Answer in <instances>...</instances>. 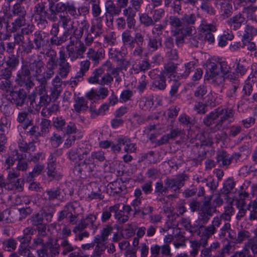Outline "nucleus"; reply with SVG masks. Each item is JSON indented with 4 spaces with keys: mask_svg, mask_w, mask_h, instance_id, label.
Returning <instances> with one entry per match:
<instances>
[{
    "mask_svg": "<svg viewBox=\"0 0 257 257\" xmlns=\"http://www.w3.org/2000/svg\"><path fill=\"white\" fill-rule=\"evenodd\" d=\"M207 73L209 76L214 78V81L218 84L224 80V76L227 74L230 68L227 63L219 58H211L206 63Z\"/></svg>",
    "mask_w": 257,
    "mask_h": 257,
    "instance_id": "obj_1",
    "label": "nucleus"
},
{
    "mask_svg": "<svg viewBox=\"0 0 257 257\" xmlns=\"http://www.w3.org/2000/svg\"><path fill=\"white\" fill-rule=\"evenodd\" d=\"M168 23L170 25L172 35L176 37V42L178 47H181L184 43V38L192 35L195 30L193 26L182 27V19L180 20L177 16L169 17Z\"/></svg>",
    "mask_w": 257,
    "mask_h": 257,
    "instance_id": "obj_2",
    "label": "nucleus"
},
{
    "mask_svg": "<svg viewBox=\"0 0 257 257\" xmlns=\"http://www.w3.org/2000/svg\"><path fill=\"white\" fill-rule=\"evenodd\" d=\"M83 208L78 202H68L58 213L57 220L60 222L66 219L70 224L76 225L78 216L83 213Z\"/></svg>",
    "mask_w": 257,
    "mask_h": 257,
    "instance_id": "obj_3",
    "label": "nucleus"
},
{
    "mask_svg": "<svg viewBox=\"0 0 257 257\" xmlns=\"http://www.w3.org/2000/svg\"><path fill=\"white\" fill-rule=\"evenodd\" d=\"M104 153L102 151H95L91 153L90 156H87L82 161L80 162L75 167V169L80 174L87 176L93 172L96 168L94 160L103 162L105 160Z\"/></svg>",
    "mask_w": 257,
    "mask_h": 257,
    "instance_id": "obj_4",
    "label": "nucleus"
},
{
    "mask_svg": "<svg viewBox=\"0 0 257 257\" xmlns=\"http://www.w3.org/2000/svg\"><path fill=\"white\" fill-rule=\"evenodd\" d=\"M92 150L91 144L85 142L79 144L77 148H73L67 153L68 159L73 162L79 160L77 164L86 158Z\"/></svg>",
    "mask_w": 257,
    "mask_h": 257,
    "instance_id": "obj_5",
    "label": "nucleus"
},
{
    "mask_svg": "<svg viewBox=\"0 0 257 257\" xmlns=\"http://www.w3.org/2000/svg\"><path fill=\"white\" fill-rule=\"evenodd\" d=\"M216 210L215 207L212 206L209 201H205L198 212V216L196 221L197 226L203 227V225L207 224Z\"/></svg>",
    "mask_w": 257,
    "mask_h": 257,
    "instance_id": "obj_6",
    "label": "nucleus"
},
{
    "mask_svg": "<svg viewBox=\"0 0 257 257\" xmlns=\"http://www.w3.org/2000/svg\"><path fill=\"white\" fill-rule=\"evenodd\" d=\"M97 216L94 214H89L85 217L82 218L73 229L74 233L83 231L85 228H89L95 230L97 227L96 223Z\"/></svg>",
    "mask_w": 257,
    "mask_h": 257,
    "instance_id": "obj_7",
    "label": "nucleus"
},
{
    "mask_svg": "<svg viewBox=\"0 0 257 257\" xmlns=\"http://www.w3.org/2000/svg\"><path fill=\"white\" fill-rule=\"evenodd\" d=\"M217 111L219 119L217 121L216 124L210 128L211 132L215 133L220 130L226 121H231L233 118V110L231 108L226 107L224 108H218Z\"/></svg>",
    "mask_w": 257,
    "mask_h": 257,
    "instance_id": "obj_8",
    "label": "nucleus"
},
{
    "mask_svg": "<svg viewBox=\"0 0 257 257\" xmlns=\"http://www.w3.org/2000/svg\"><path fill=\"white\" fill-rule=\"evenodd\" d=\"M39 96L38 101L36 100V95H31L29 97L30 107L37 111H39L42 106H47L52 99L47 94Z\"/></svg>",
    "mask_w": 257,
    "mask_h": 257,
    "instance_id": "obj_9",
    "label": "nucleus"
},
{
    "mask_svg": "<svg viewBox=\"0 0 257 257\" xmlns=\"http://www.w3.org/2000/svg\"><path fill=\"white\" fill-rule=\"evenodd\" d=\"M59 154H61V151L60 150H56L54 154H51L50 161L48 163L47 166V175L49 177H51L53 179H60L62 176L57 173L56 170V158L54 155L56 156L58 155Z\"/></svg>",
    "mask_w": 257,
    "mask_h": 257,
    "instance_id": "obj_10",
    "label": "nucleus"
},
{
    "mask_svg": "<svg viewBox=\"0 0 257 257\" xmlns=\"http://www.w3.org/2000/svg\"><path fill=\"white\" fill-rule=\"evenodd\" d=\"M27 97L26 91L23 89L19 91H13L10 94L9 99L17 107L22 106L25 103Z\"/></svg>",
    "mask_w": 257,
    "mask_h": 257,
    "instance_id": "obj_11",
    "label": "nucleus"
},
{
    "mask_svg": "<svg viewBox=\"0 0 257 257\" xmlns=\"http://www.w3.org/2000/svg\"><path fill=\"white\" fill-rule=\"evenodd\" d=\"M199 140L200 141V145L193 146L192 147V152L195 156H198V160H202L205 156V154L202 153V155L199 154V150L202 149L203 147H209L211 146L213 143L212 139L209 137L206 138L203 135H201L199 137Z\"/></svg>",
    "mask_w": 257,
    "mask_h": 257,
    "instance_id": "obj_12",
    "label": "nucleus"
},
{
    "mask_svg": "<svg viewBox=\"0 0 257 257\" xmlns=\"http://www.w3.org/2000/svg\"><path fill=\"white\" fill-rule=\"evenodd\" d=\"M45 237L37 235V236L34 238L33 243L32 244L31 247L34 249H36L39 246H41L42 248L37 250V253L39 257H45L46 254H47L48 249L46 248L45 244L46 241H45Z\"/></svg>",
    "mask_w": 257,
    "mask_h": 257,
    "instance_id": "obj_13",
    "label": "nucleus"
},
{
    "mask_svg": "<svg viewBox=\"0 0 257 257\" xmlns=\"http://www.w3.org/2000/svg\"><path fill=\"white\" fill-rule=\"evenodd\" d=\"M59 62V74L62 78L66 77L70 70V65L65 59V54L63 51H60V58Z\"/></svg>",
    "mask_w": 257,
    "mask_h": 257,
    "instance_id": "obj_14",
    "label": "nucleus"
},
{
    "mask_svg": "<svg viewBox=\"0 0 257 257\" xmlns=\"http://www.w3.org/2000/svg\"><path fill=\"white\" fill-rule=\"evenodd\" d=\"M116 142L119 145L124 147L123 150L127 154L135 153L137 151L136 144L132 143L131 139L127 137H119L117 139Z\"/></svg>",
    "mask_w": 257,
    "mask_h": 257,
    "instance_id": "obj_15",
    "label": "nucleus"
},
{
    "mask_svg": "<svg viewBox=\"0 0 257 257\" xmlns=\"http://www.w3.org/2000/svg\"><path fill=\"white\" fill-rule=\"evenodd\" d=\"M109 54L111 58L119 61V64H122L123 62H128L124 59L126 54V49H109Z\"/></svg>",
    "mask_w": 257,
    "mask_h": 257,
    "instance_id": "obj_16",
    "label": "nucleus"
},
{
    "mask_svg": "<svg viewBox=\"0 0 257 257\" xmlns=\"http://www.w3.org/2000/svg\"><path fill=\"white\" fill-rule=\"evenodd\" d=\"M53 239L49 238L46 241L45 244L46 248L48 249L47 254H46V257H54L59 253L60 246L58 244L53 245L52 243Z\"/></svg>",
    "mask_w": 257,
    "mask_h": 257,
    "instance_id": "obj_17",
    "label": "nucleus"
},
{
    "mask_svg": "<svg viewBox=\"0 0 257 257\" xmlns=\"http://www.w3.org/2000/svg\"><path fill=\"white\" fill-rule=\"evenodd\" d=\"M32 75L36 76L41 75L44 71V63L41 61H35L29 65Z\"/></svg>",
    "mask_w": 257,
    "mask_h": 257,
    "instance_id": "obj_18",
    "label": "nucleus"
},
{
    "mask_svg": "<svg viewBox=\"0 0 257 257\" xmlns=\"http://www.w3.org/2000/svg\"><path fill=\"white\" fill-rule=\"evenodd\" d=\"M178 67V64L172 62H168L164 64V69L161 72V74L163 75L169 77L172 76H175L174 75L176 72Z\"/></svg>",
    "mask_w": 257,
    "mask_h": 257,
    "instance_id": "obj_19",
    "label": "nucleus"
},
{
    "mask_svg": "<svg viewBox=\"0 0 257 257\" xmlns=\"http://www.w3.org/2000/svg\"><path fill=\"white\" fill-rule=\"evenodd\" d=\"M113 228L111 226L107 225L101 230V234L95 236L94 242L99 244H103L107 238L108 236L112 232Z\"/></svg>",
    "mask_w": 257,
    "mask_h": 257,
    "instance_id": "obj_20",
    "label": "nucleus"
},
{
    "mask_svg": "<svg viewBox=\"0 0 257 257\" xmlns=\"http://www.w3.org/2000/svg\"><path fill=\"white\" fill-rule=\"evenodd\" d=\"M128 62H123L122 64H119L115 68H113L111 71V74L115 79V81L119 83L121 81L119 74L122 70H126Z\"/></svg>",
    "mask_w": 257,
    "mask_h": 257,
    "instance_id": "obj_21",
    "label": "nucleus"
},
{
    "mask_svg": "<svg viewBox=\"0 0 257 257\" xmlns=\"http://www.w3.org/2000/svg\"><path fill=\"white\" fill-rule=\"evenodd\" d=\"M23 128L26 131L27 134L30 136L37 137L40 136V133L38 132V126L34 125L31 119H28L27 121L24 124Z\"/></svg>",
    "mask_w": 257,
    "mask_h": 257,
    "instance_id": "obj_22",
    "label": "nucleus"
},
{
    "mask_svg": "<svg viewBox=\"0 0 257 257\" xmlns=\"http://www.w3.org/2000/svg\"><path fill=\"white\" fill-rule=\"evenodd\" d=\"M60 22L62 23V27L65 30L66 32L72 33L73 29V22L68 16H60Z\"/></svg>",
    "mask_w": 257,
    "mask_h": 257,
    "instance_id": "obj_23",
    "label": "nucleus"
},
{
    "mask_svg": "<svg viewBox=\"0 0 257 257\" xmlns=\"http://www.w3.org/2000/svg\"><path fill=\"white\" fill-rule=\"evenodd\" d=\"M245 21V19L244 17L239 14L230 18L229 21V23L234 30H237L240 28L242 24L244 23Z\"/></svg>",
    "mask_w": 257,
    "mask_h": 257,
    "instance_id": "obj_24",
    "label": "nucleus"
},
{
    "mask_svg": "<svg viewBox=\"0 0 257 257\" xmlns=\"http://www.w3.org/2000/svg\"><path fill=\"white\" fill-rule=\"evenodd\" d=\"M74 107L77 112L86 111L88 108L87 102L84 97H78L75 100Z\"/></svg>",
    "mask_w": 257,
    "mask_h": 257,
    "instance_id": "obj_25",
    "label": "nucleus"
},
{
    "mask_svg": "<svg viewBox=\"0 0 257 257\" xmlns=\"http://www.w3.org/2000/svg\"><path fill=\"white\" fill-rule=\"evenodd\" d=\"M60 195V189L58 188L47 189L43 193L45 198L49 201L58 199Z\"/></svg>",
    "mask_w": 257,
    "mask_h": 257,
    "instance_id": "obj_26",
    "label": "nucleus"
},
{
    "mask_svg": "<svg viewBox=\"0 0 257 257\" xmlns=\"http://www.w3.org/2000/svg\"><path fill=\"white\" fill-rule=\"evenodd\" d=\"M123 187L124 186L122 182L119 179L108 184V188L111 190L110 193L113 195L120 193L122 191Z\"/></svg>",
    "mask_w": 257,
    "mask_h": 257,
    "instance_id": "obj_27",
    "label": "nucleus"
},
{
    "mask_svg": "<svg viewBox=\"0 0 257 257\" xmlns=\"http://www.w3.org/2000/svg\"><path fill=\"white\" fill-rule=\"evenodd\" d=\"M115 205L117 206V209L114 211V217L117 220L119 224H123L127 222L129 219V216L125 214L122 210H119L120 204L116 203Z\"/></svg>",
    "mask_w": 257,
    "mask_h": 257,
    "instance_id": "obj_28",
    "label": "nucleus"
},
{
    "mask_svg": "<svg viewBox=\"0 0 257 257\" xmlns=\"http://www.w3.org/2000/svg\"><path fill=\"white\" fill-rule=\"evenodd\" d=\"M18 147L20 150L24 153H30L35 150L36 147L33 142L27 143L24 140H20L18 142Z\"/></svg>",
    "mask_w": 257,
    "mask_h": 257,
    "instance_id": "obj_29",
    "label": "nucleus"
},
{
    "mask_svg": "<svg viewBox=\"0 0 257 257\" xmlns=\"http://www.w3.org/2000/svg\"><path fill=\"white\" fill-rule=\"evenodd\" d=\"M219 118L217 108L210 112L204 117L203 122L206 126H210L215 123V120Z\"/></svg>",
    "mask_w": 257,
    "mask_h": 257,
    "instance_id": "obj_30",
    "label": "nucleus"
},
{
    "mask_svg": "<svg viewBox=\"0 0 257 257\" xmlns=\"http://www.w3.org/2000/svg\"><path fill=\"white\" fill-rule=\"evenodd\" d=\"M49 9L51 13L53 14L62 13L67 10V4L60 2L55 4L51 3L50 4Z\"/></svg>",
    "mask_w": 257,
    "mask_h": 257,
    "instance_id": "obj_31",
    "label": "nucleus"
},
{
    "mask_svg": "<svg viewBox=\"0 0 257 257\" xmlns=\"http://www.w3.org/2000/svg\"><path fill=\"white\" fill-rule=\"evenodd\" d=\"M8 188L11 190H17L21 192L24 189L23 180L18 179L10 182H8Z\"/></svg>",
    "mask_w": 257,
    "mask_h": 257,
    "instance_id": "obj_32",
    "label": "nucleus"
},
{
    "mask_svg": "<svg viewBox=\"0 0 257 257\" xmlns=\"http://www.w3.org/2000/svg\"><path fill=\"white\" fill-rule=\"evenodd\" d=\"M251 236V233L248 230L245 229H240L238 231L236 240V243H241L243 241L249 240Z\"/></svg>",
    "mask_w": 257,
    "mask_h": 257,
    "instance_id": "obj_33",
    "label": "nucleus"
},
{
    "mask_svg": "<svg viewBox=\"0 0 257 257\" xmlns=\"http://www.w3.org/2000/svg\"><path fill=\"white\" fill-rule=\"evenodd\" d=\"M117 206L115 205L111 206L108 208H104L101 215V221L103 222H105L108 220L111 217V212H114L115 210L117 209Z\"/></svg>",
    "mask_w": 257,
    "mask_h": 257,
    "instance_id": "obj_34",
    "label": "nucleus"
},
{
    "mask_svg": "<svg viewBox=\"0 0 257 257\" xmlns=\"http://www.w3.org/2000/svg\"><path fill=\"white\" fill-rule=\"evenodd\" d=\"M234 211L235 210L232 207V203H229L224 207V212L220 215V217L225 220L230 221Z\"/></svg>",
    "mask_w": 257,
    "mask_h": 257,
    "instance_id": "obj_35",
    "label": "nucleus"
},
{
    "mask_svg": "<svg viewBox=\"0 0 257 257\" xmlns=\"http://www.w3.org/2000/svg\"><path fill=\"white\" fill-rule=\"evenodd\" d=\"M164 184L166 186L168 191L171 190L175 192H179L180 189V188L174 178H167L165 181Z\"/></svg>",
    "mask_w": 257,
    "mask_h": 257,
    "instance_id": "obj_36",
    "label": "nucleus"
},
{
    "mask_svg": "<svg viewBox=\"0 0 257 257\" xmlns=\"http://www.w3.org/2000/svg\"><path fill=\"white\" fill-rule=\"evenodd\" d=\"M247 209L249 211V220H257V202L254 201L249 203L247 206Z\"/></svg>",
    "mask_w": 257,
    "mask_h": 257,
    "instance_id": "obj_37",
    "label": "nucleus"
},
{
    "mask_svg": "<svg viewBox=\"0 0 257 257\" xmlns=\"http://www.w3.org/2000/svg\"><path fill=\"white\" fill-rule=\"evenodd\" d=\"M199 234L201 233L203 236H207L210 237L216 231V230L214 229L211 225L205 226L203 225V227L199 226Z\"/></svg>",
    "mask_w": 257,
    "mask_h": 257,
    "instance_id": "obj_38",
    "label": "nucleus"
},
{
    "mask_svg": "<svg viewBox=\"0 0 257 257\" xmlns=\"http://www.w3.org/2000/svg\"><path fill=\"white\" fill-rule=\"evenodd\" d=\"M104 73V70L102 68H99L96 69L93 72V75L88 78V81L91 84L97 83L99 84V77H100Z\"/></svg>",
    "mask_w": 257,
    "mask_h": 257,
    "instance_id": "obj_39",
    "label": "nucleus"
},
{
    "mask_svg": "<svg viewBox=\"0 0 257 257\" xmlns=\"http://www.w3.org/2000/svg\"><path fill=\"white\" fill-rule=\"evenodd\" d=\"M59 106L58 104H53L49 107H44L42 109L41 114L45 117H49L52 114L59 111Z\"/></svg>",
    "mask_w": 257,
    "mask_h": 257,
    "instance_id": "obj_40",
    "label": "nucleus"
},
{
    "mask_svg": "<svg viewBox=\"0 0 257 257\" xmlns=\"http://www.w3.org/2000/svg\"><path fill=\"white\" fill-rule=\"evenodd\" d=\"M153 85L160 90H164L166 87V76L161 73L154 80Z\"/></svg>",
    "mask_w": 257,
    "mask_h": 257,
    "instance_id": "obj_41",
    "label": "nucleus"
},
{
    "mask_svg": "<svg viewBox=\"0 0 257 257\" xmlns=\"http://www.w3.org/2000/svg\"><path fill=\"white\" fill-rule=\"evenodd\" d=\"M80 9L81 10H85V11H87V8L85 7L80 8L78 9V11H77L73 5L67 3L66 10H67L68 13L72 16L77 17L80 16L81 15V13L80 12Z\"/></svg>",
    "mask_w": 257,
    "mask_h": 257,
    "instance_id": "obj_42",
    "label": "nucleus"
},
{
    "mask_svg": "<svg viewBox=\"0 0 257 257\" xmlns=\"http://www.w3.org/2000/svg\"><path fill=\"white\" fill-rule=\"evenodd\" d=\"M53 124L57 130L63 131L66 123L65 119L62 116H57L53 118Z\"/></svg>",
    "mask_w": 257,
    "mask_h": 257,
    "instance_id": "obj_43",
    "label": "nucleus"
},
{
    "mask_svg": "<svg viewBox=\"0 0 257 257\" xmlns=\"http://www.w3.org/2000/svg\"><path fill=\"white\" fill-rule=\"evenodd\" d=\"M219 5L223 15L228 17L230 15L232 7L228 0H220Z\"/></svg>",
    "mask_w": 257,
    "mask_h": 257,
    "instance_id": "obj_44",
    "label": "nucleus"
},
{
    "mask_svg": "<svg viewBox=\"0 0 257 257\" xmlns=\"http://www.w3.org/2000/svg\"><path fill=\"white\" fill-rule=\"evenodd\" d=\"M103 51L102 49H89L88 57L94 61H97L103 57Z\"/></svg>",
    "mask_w": 257,
    "mask_h": 257,
    "instance_id": "obj_45",
    "label": "nucleus"
},
{
    "mask_svg": "<svg viewBox=\"0 0 257 257\" xmlns=\"http://www.w3.org/2000/svg\"><path fill=\"white\" fill-rule=\"evenodd\" d=\"M90 63L88 60L82 61L80 63V68L79 72H77L75 78H82L86 72H87L90 66Z\"/></svg>",
    "mask_w": 257,
    "mask_h": 257,
    "instance_id": "obj_46",
    "label": "nucleus"
},
{
    "mask_svg": "<svg viewBox=\"0 0 257 257\" xmlns=\"http://www.w3.org/2000/svg\"><path fill=\"white\" fill-rule=\"evenodd\" d=\"M16 247L17 242L15 239L12 238L6 240L3 243V248L7 251H14L16 249Z\"/></svg>",
    "mask_w": 257,
    "mask_h": 257,
    "instance_id": "obj_47",
    "label": "nucleus"
},
{
    "mask_svg": "<svg viewBox=\"0 0 257 257\" xmlns=\"http://www.w3.org/2000/svg\"><path fill=\"white\" fill-rule=\"evenodd\" d=\"M178 121L181 125L189 127L194 124L193 120L185 113L179 116Z\"/></svg>",
    "mask_w": 257,
    "mask_h": 257,
    "instance_id": "obj_48",
    "label": "nucleus"
},
{
    "mask_svg": "<svg viewBox=\"0 0 257 257\" xmlns=\"http://www.w3.org/2000/svg\"><path fill=\"white\" fill-rule=\"evenodd\" d=\"M235 182L231 179H227L224 183L222 190V193L227 195L230 193L235 187Z\"/></svg>",
    "mask_w": 257,
    "mask_h": 257,
    "instance_id": "obj_49",
    "label": "nucleus"
},
{
    "mask_svg": "<svg viewBox=\"0 0 257 257\" xmlns=\"http://www.w3.org/2000/svg\"><path fill=\"white\" fill-rule=\"evenodd\" d=\"M153 101L148 98L143 97L140 101V107L145 111L149 110L153 105Z\"/></svg>",
    "mask_w": 257,
    "mask_h": 257,
    "instance_id": "obj_50",
    "label": "nucleus"
},
{
    "mask_svg": "<svg viewBox=\"0 0 257 257\" xmlns=\"http://www.w3.org/2000/svg\"><path fill=\"white\" fill-rule=\"evenodd\" d=\"M255 45L252 41V38L249 37H244L242 36L241 43L239 42L237 47H246V48H254Z\"/></svg>",
    "mask_w": 257,
    "mask_h": 257,
    "instance_id": "obj_51",
    "label": "nucleus"
},
{
    "mask_svg": "<svg viewBox=\"0 0 257 257\" xmlns=\"http://www.w3.org/2000/svg\"><path fill=\"white\" fill-rule=\"evenodd\" d=\"M107 12L111 15H118L121 12L120 8L116 7L111 2H108L106 6Z\"/></svg>",
    "mask_w": 257,
    "mask_h": 257,
    "instance_id": "obj_52",
    "label": "nucleus"
},
{
    "mask_svg": "<svg viewBox=\"0 0 257 257\" xmlns=\"http://www.w3.org/2000/svg\"><path fill=\"white\" fill-rule=\"evenodd\" d=\"M122 40L124 45H128L130 47H134L133 45L134 40L131 36L130 31L125 30L123 32L122 34Z\"/></svg>",
    "mask_w": 257,
    "mask_h": 257,
    "instance_id": "obj_53",
    "label": "nucleus"
},
{
    "mask_svg": "<svg viewBox=\"0 0 257 257\" xmlns=\"http://www.w3.org/2000/svg\"><path fill=\"white\" fill-rule=\"evenodd\" d=\"M196 21V18L194 14H185L182 18V24L186 26L194 25Z\"/></svg>",
    "mask_w": 257,
    "mask_h": 257,
    "instance_id": "obj_54",
    "label": "nucleus"
},
{
    "mask_svg": "<svg viewBox=\"0 0 257 257\" xmlns=\"http://www.w3.org/2000/svg\"><path fill=\"white\" fill-rule=\"evenodd\" d=\"M44 168V166L40 164H37L33 169L32 172L29 173V175L28 177L27 180L31 181L34 177L37 175H40L43 171Z\"/></svg>",
    "mask_w": 257,
    "mask_h": 257,
    "instance_id": "obj_55",
    "label": "nucleus"
},
{
    "mask_svg": "<svg viewBox=\"0 0 257 257\" xmlns=\"http://www.w3.org/2000/svg\"><path fill=\"white\" fill-rule=\"evenodd\" d=\"M215 27L214 25L209 24L206 22L203 21L200 26V34H203L207 32H214Z\"/></svg>",
    "mask_w": 257,
    "mask_h": 257,
    "instance_id": "obj_56",
    "label": "nucleus"
},
{
    "mask_svg": "<svg viewBox=\"0 0 257 257\" xmlns=\"http://www.w3.org/2000/svg\"><path fill=\"white\" fill-rule=\"evenodd\" d=\"M60 246L62 247V254L66 255L74 250V248L67 239H64L61 243Z\"/></svg>",
    "mask_w": 257,
    "mask_h": 257,
    "instance_id": "obj_57",
    "label": "nucleus"
},
{
    "mask_svg": "<svg viewBox=\"0 0 257 257\" xmlns=\"http://www.w3.org/2000/svg\"><path fill=\"white\" fill-rule=\"evenodd\" d=\"M0 89L10 94L14 91L13 85L10 79H5L2 81L0 84Z\"/></svg>",
    "mask_w": 257,
    "mask_h": 257,
    "instance_id": "obj_58",
    "label": "nucleus"
},
{
    "mask_svg": "<svg viewBox=\"0 0 257 257\" xmlns=\"http://www.w3.org/2000/svg\"><path fill=\"white\" fill-rule=\"evenodd\" d=\"M90 3L92 4V13L94 17H98L101 12L99 7V0H90Z\"/></svg>",
    "mask_w": 257,
    "mask_h": 257,
    "instance_id": "obj_59",
    "label": "nucleus"
},
{
    "mask_svg": "<svg viewBox=\"0 0 257 257\" xmlns=\"http://www.w3.org/2000/svg\"><path fill=\"white\" fill-rule=\"evenodd\" d=\"M30 220L32 225L37 227L43 223V215L39 213L34 214L31 216Z\"/></svg>",
    "mask_w": 257,
    "mask_h": 257,
    "instance_id": "obj_60",
    "label": "nucleus"
},
{
    "mask_svg": "<svg viewBox=\"0 0 257 257\" xmlns=\"http://www.w3.org/2000/svg\"><path fill=\"white\" fill-rule=\"evenodd\" d=\"M140 21L141 24L146 27L152 26L154 24L152 17H149L147 14H143L140 16Z\"/></svg>",
    "mask_w": 257,
    "mask_h": 257,
    "instance_id": "obj_61",
    "label": "nucleus"
},
{
    "mask_svg": "<svg viewBox=\"0 0 257 257\" xmlns=\"http://www.w3.org/2000/svg\"><path fill=\"white\" fill-rule=\"evenodd\" d=\"M257 35V29L253 27L247 25L244 29V33L243 36L252 38Z\"/></svg>",
    "mask_w": 257,
    "mask_h": 257,
    "instance_id": "obj_62",
    "label": "nucleus"
},
{
    "mask_svg": "<svg viewBox=\"0 0 257 257\" xmlns=\"http://www.w3.org/2000/svg\"><path fill=\"white\" fill-rule=\"evenodd\" d=\"M50 141L51 145L55 148H57L62 143V138L61 135L54 133L50 137Z\"/></svg>",
    "mask_w": 257,
    "mask_h": 257,
    "instance_id": "obj_63",
    "label": "nucleus"
},
{
    "mask_svg": "<svg viewBox=\"0 0 257 257\" xmlns=\"http://www.w3.org/2000/svg\"><path fill=\"white\" fill-rule=\"evenodd\" d=\"M231 248L230 243L228 242L227 244L225 245L217 253H216L212 257H225L226 254H228Z\"/></svg>",
    "mask_w": 257,
    "mask_h": 257,
    "instance_id": "obj_64",
    "label": "nucleus"
}]
</instances>
